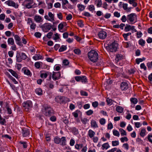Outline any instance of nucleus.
<instances>
[{"label": "nucleus", "instance_id": "1", "mask_svg": "<svg viewBox=\"0 0 152 152\" xmlns=\"http://www.w3.org/2000/svg\"><path fill=\"white\" fill-rule=\"evenodd\" d=\"M88 56L90 60L93 62H96L98 58V54L94 50H91L88 53Z\"/></svg>", "mask_w": 152, "mask_h": 152}, {"label": "nucleus", "instance_id": "2", "mask_svg": "<svg viewBox=\"0 0 152 152\" xmlns=\"http://www.w3.org/2000/svg\"><path fill=\"white\" fill-rule=\"evenodd\" d=\"M24 110L26 111L30 110L33 107L32 102L30 100L24 102L22 104Z\"/></svg>", "mask_w": 152, "mask_h": 152}, {"label": "nucleus", "instance_id": "3", "mask_svg": "<svg viewBox=\"0 0 152 152\" xmlns=\"http://www.w3.org/2000/svg\"><path fill=\"white\" fill-rule=\"evenodd\" d=\"M127 21L130 23L133 24L137 21V16L134 13H132L127 16Z\"/></svg>", "mask_w": 152, "mask_h": 152}, {"label": "nucleus", "instance_id": "4", "mask_svg": "<svg viewBox=\"0 0 152 152\" xmlns=\"http://www.w3.org/2000/svg\"><path fill=\"white\" fill-rule=\"evenodd\" d=\"M118 47L117 43L114 41L111 44L106 47V49L108 51L111 52H115L116 51Z\"/></svg>", "mask_w": 152, "mask_h": 152}, {"label": "nucleus", "instance_id": "5", "mask_svg": "<svg viewBox=\"0 0 152 152\" xmlns=\"http://www.w3.org/2000/svg\"><path fill=\"white\" fill-rule=\"evenodd\" d=\"M34 3V0H25L22 4L26 8L30 9L33 7Z\"/></svg>", "mask_w": 152, "mask_h": 152}, {"label": "nucleus", "instance_id": "6", "mask_svg": "<svg viewBox=\"0 0 152 152\" xmlns=\"http://www.w3.org/2000/svg\"><path fill=\"white\" fill-rule=\"evenodd\" d=\"M43 113L45 115L48 116H50L54 114L53 110L50 107H45Z\"/></svg>", "mask_w": 152, "mask_h": 152}, {"label": "nucleus", "instance_id": "7", "mask_svg": "<svg viewBox=\"0 0 152 152\" xmlns=\"http://www.w3.org/2000/svg\"><path fill=\"white\" fill-rule=\"evenodd\" d=\"M51 24L48 23H45L41 26V28L45 32H47L48 31L51 29Z\"/></svg>", "mask_w": 152, "mask_h": 152}, {"label": "nucleus", "instance_id": "8", "mask_svg": "<svg viewBox=\"0 0 152 152\" xmlns=\"http://www.w3.org/2000/svg\"><path fill=\"white\" fill-rule=\"evenodd\" d=\"M45 18L51 22H53L54 21V15L52 12H49L48 13V15H45L44 16Z\"/></svg>", "mask_w": 152, "mask_h": 152}, {"label": "nucleus", "instance_id": "9", "mask_svg": "<svg viewBox=\"0 0 152 152\" xmlns=\"http://www.w3.org/2000/svg\"><path fill=\"white\" fill-rule=\"evenodd\" d=\"M5 3L8 6L13 7L15 9H17L18 7V4L11 0H8L5 2Z\"/></svg>", "mask_w": 152, "mask_h": 152}, {"label": "nucleus", "instance_id": "10", "mask_svg": "<svg viewBox=\"0 0 152 152\" xmlns=\"http://www.w3.org/2000/svg\"><path fill=\"white\" fill-rule=\"evenodd\" d=\"M61 74L60 72H53L52 75V79L55 80H58L61 77Z\"/></svg>", "mask_w": 152, "mask_h": 152}, {"label": "nucleus", "instance_id": "11", "mask_svg": "<svg viewBox=\"0 0 152 152\" xmlns=\"http://www.w3.org/2000/svg\"><path fill=\"white\" fill-rule=\"evenodd\" d=\"M98 36L100 39H103L106 37L107 33L104 31L101 30L98 33Z\"/></svg>", "mask_w": 152, "mask_h": 152}, {"label": "nucleus", "instance_id": "12", "mask_svg": "<svg viewBox=\"0 0 152 152\" xmlns=\"http://www.w3.org/2000/svg\"><path fill=\"white\" fill-rule=\"evenodd\" d=\"M22 70L24 75L29 77H31L32 75L31 72L27 67H24L22 69Z\"/></svg>", "mask_w": 152, "mask_h": 152}, {"label": "nucleus", "instance_id": "13", "mask_svg": "<svg viewBox=\"0 0 152 152\" xmlns=\"http://www.w3.org/2000/svg\"><path fill=\"white\" fill-rule=\"evenodd\" d=\"M90 126L93 129L97 128L99 127L97 122L94 119L91 120Z\"/></svg>", "mask_w": 152, "mask_h": 152}, {"label": "nucleus", "instance_id": "14", "mask_svg": "<svg viewBox=\"0 0 152 152\" xmlns=\"http://www.w3.org/2000/svg\"><path fill=\"white\" fill-rule=\"evenodd\" d=\"M35 21L38 23H41L43 21V19L42 17L39 15H35L34 18Z\"/></svg>", "mask_w": 152, "mask_h": 152}, {"label": "nucleus", "instance_id": "15", "mask_svg": "<svg viewBox=\"0 0 152 152\" xmlns=\"http://www.w3.org/2000/svg\"><path fill=\"white\" fill-rule=\"evenodd\" d=\"M55 101L58 103L61 104L64 101V97L61 96H56L55 98Z\"/></svg>", "mask_w": 152, "mask_h": 152}, {"label": "nucleus", "instance_id": "16", "mask_svg": "<svg viewBox=\"0 0 152 152\" xmlns=\"http://www.w3.org/2000/svg\"><path fill=\"white\" fill-rule=\"evenodd\" d=\"M128 84L126 82L121 83L120 85V88L122 90H126L128 88Z\"/></svg>", "mask_w": 152, "mask_h": 152}, {"label": "nucleus", "instance_id": "17", "mask_svg": "<svg viewBox=\"0 0 152 152\" xmlns=\"http://www.w3.org/2000/svg\"><path fill=\"white\" fill-rule=\"evenodd\" d=\"M14 37L16 44L19 46L21 45L22 43L20 41L21 39L20 37L17 35H14Z\"/></svg>", "mask_w": 152, "mask_h": 152}, {"label": "nucleus", "instance_id": "18", "mask_svg": "<svg viewBox=\"0 0 152 152\" xmlns=\"http://www.w3.org/2000/svg\"><path fill=\"white\" fill-rule=\"evenodd\" d=\"M23 134V137H26L29 134V130L28 129L23 128L22 129Z\"/></svg>", "mask_w": 152, "mask_h": 152}, {"label": "nucleus", "instance_id": "19", "mask_svg": "<svg viewBox=\"0 0 152 152\" xmlns=\"http://www.w3.org/2000/svg\"><path fill=\"white\" fill-rule=\"evenodd\" d=\"M66 26V24L65 22H62L60 23L58 26V29L61 32L63 29L64 27H65Z\"/></svg>", "mask_w": 152, "mask_h": 152}, {"label": "nucleus", "instance_id": "20", "mask_svg": "<svg viewBox=\"0 0 152 152\" xmlns=\"http://www.w3.org/2000/svg\"><path fill=\"white\" fill-rule=\"evenodd\" d=\"M95 134V133L93 130L91 129H89L88 132V135L89 137L91 139L94 136Z\"/></svg>", "mask_w": 152, "mask_h": 152}, {"label": "nucleus", "instance_id": "21", "mask_svg": "<svg viewBox=\"0 0 152 152\" xmlns=\"http://www.w3.org/2000/svg\"><path fill=\"white\" fill-rule=\"evenodd\" d=\"M123 8L126 12H130L131 11V7H128V4L126 3H124L122 6Z\"/></svg>", "mask_w": 152, "mask_h": 152}, {"label": "nucleus", "instance_id": "22", "mask_svg": "<svg viewBox=\"0 0 152 152\" xmlns=\"http://www.w3.org/2000/svg\"><path fill=\"white\" fill-rule=\"evenodd\" d=\"M62 145H66V139L65 137H62L60 138L59 144Z\"/></svg>", "mask_w": 152, "mask_h": 152}, {"label": "nucleus", "instance_id": "23", "mask_svg": "<svg viewBox=\"0 0 152 152\" xmlns=\"http://www.w3.org/2000/svg\"><path fill=\"white\" fill-rule=\"evenodd\" d=\"M32 58L35 61L43 59L42 56L39 54L35 55Z\"/></svg>", "mask_w": 152, "mask_h": 152}, {"label": "nucleus", "instance_id": "24", "mask_svg": "<svg viewBox=\"0 0 152 152\" xmlns=\"http://www.w3.org/2000/svg\"><path fill=\"white\" fill-rule=\"evenodd\" d=\"M8 71L9 72H10L11 74L14 77H15L16 78L18 79V74L16 73V72L13 71L12 69H9L8 70Z\"/></svg>", "mask_w": 152, "mask_h": 152}, {"label": "nucleus", "instance_id": "25", "mask_svg": "<svg viewBox=\"0 0 152 152\" xmlns=\"http://www.w3.org/2000/svg\"><path fill=\"white\" fill-rule=\"evenodd\" d=\"M94 4L97 7H100L102 5V2L101 0H95Z\"/></svg>", "mask_w": 152, "mask_h": 152}, {"label": "nucleus", "instance_id": "26", "mask_svg": "<svg viewBox=\"0 0 152 152\" xmlns=\"http://www.w3.org/2000/svg\"><path fill=\"white\" fill-rule=\"evenodd\" d=\"M60 35L58 33H56L53 36V39L56 42L58 41L60 39Z\"/></svg>", "mask_w": 152, "mask_h": 152}, {"label": "nucleus", "instance_id": "27", "mask_svg": "<svg viewBox=\"0 0 152 152\" xmlns=\"http://www.w3.org/2000/svg\"><path fill=\"white\" fill-rule=\"evenodd\" d=\"M115 110L117 112L122 113L124 111V108L121 106H118L116 107Z\"/></svg>", "mask_w": 152, "mask_h": 152}, {"label": "nucleus", "instance_id": "28", "mask_svg": "<svg viewBox=\"0 0 152 152\" xmlns=\"http://www.w3.org/2000/svg\"><path fill=\"white\" fill-rule=\"evenodd\" d=\"M146 132L145 129L143 128L141 129L140 134L141 137H143L146 134Z\"/></svg>", "mask_w": 152, "mask_h": 152}, {"label": "nucleus", "instance_id": "29", "mask_svg": "<svg viewBox=\"0 0 152 152\" xmlns=\"http://www.w3.org/2000/svg\"><path fill=\"white\" fill-rule=\"evenodd\" d=\"M88 10L92 12H93L95 10V7L93 4H91L88 6Z\"/></svg>", "mask_w": 152, "mask_h": 152}, {"label": "nucleus", "instance_id": "30", "mask_svg": "<svg viewBox=\"0 0 152 152\" xmlns=\"http://www.w3.org/2000/svg\"><path fill=\"white\" fill-rule=\"evenodd\" d=\"M135 0H128V2L134 7H136L137 5V3L135 2Z\"/></svg>", "mask_w": 152, "mask_h": 152}, {"label": "nucleus", "instance_id": "31", "mask_svg": "<svg viewBox=\"0 0 152 152\" xmlns=\"http://www.w3.org/2000/svg\"><path fill=\"white\" fill-rule=\"evenodd\" d=\"M8 44L9 45H13L14 44V39L12 38H9L7 40Z\"/></svg>", "mask_w": 152, "mask_h": 152}, {"label": "nucleus", "instance_id": "32", "mask_svg": "<svg viewBox=\"0 0 152 152\" xmlns=\"http://www.w3.org/2000/svg\"><path fill=\"white\" fill-rule=\"evenodd\" d=\"M6 121L5 119L2 117L0 115V124L2 125H5Z\"/></svg>", "mask_w": 152, "mask_h": 152}, {"label": "nucleus", "instance_id": "33", "mask_svg": "<svg viewBox=\"0 0 152 152\" xmlns=\"http://www.w3.org/2000/svg\"><path fill=\"white\" fill-rule=\"evenodd\" d=\"M115 57V61L118 62L123 58V56L122 55L118 54L116 55Z\"/></svg>", "mask_w": 152, "mask_h": 152}, {"label": "nucleus", "instance_id": "34", "mask_svg": "<svg viewBox=\"0 0 152 152\" xmlns=\"http://www.w3.org/2000/svg\"><path fill=\"white\" fill-rule=\"evenodd\" d=\"M145 60V58L144 57H143L142 58H137L136 59V61L137 64H139L140 62H142L143 61H144Z\"/></svg>", "mask_w": 152, "mask_h": 152}, {"label": "nucleus", "instance_id": "35", "mask_svg": "<svg viewBox=\"0 0 152 152\" xmlns=\"http://www.w3.org/2000/svg\"><path fill=\"white\" fill-rule=\"evenodd\" d=\"M49 74V72H47L42 73L40 75V77L42 78H46Z\"/></svg>", "mask_w": 152, "mask_h": 152}, {"label": "nucleus", "instance_id": "36", "mask_svg": "<svg viewBox=\"0 0 152 152\" xmlns=\"http://www.w3.org/2000/svg\"><path fill=\"white\" fill-rule=\"evenodd\" d=\"M80 112V111L78 110H77L75 111L72 113V115L75 118H77L78 117V114Z\"/></svg>", "mask_w": 152, "mask_h": 152}, {"label": "nucleus", "instance_id": "37", "mask_svg": "<svg viewBox=\"0 0 152 152\" xmlns=\"http://www.w3.org/2000/svg\"><path fill=\"white\" fill-rule=\"evenodd\" d=\"M36 93L39 95L42 94V91L40 88H37L35 91Z\"/></svg>", "mask_w": 152, "mask_h": 152}, {"label": "nucleus", "instance_id": "38", "mask_svg": "<svg viewBox=\"0 0 152 152\" xmlns=\"http://www.w3.org/2000/svg\"><path fill=\"white\" fill-rule=\"evenodd\" d=\"M130 100L131 103L134 104H137L138 102L137 99L135 98H131Z\"/></svg>", "mask_w": 152, "mask_h": 152}, {"label": "nucleus", "instance_id": "39", "mask_svg": "<svg viewBox=\"0 0 152 152\" xmlns=\"http://www.w3.org/2000/svg\"><path fill=\"white\" fill-rule=\"evenodd\" d=\"M77 7H78L79 10L80 11H83L85 9V6L81 4H78L77 5Z\"/></svg>", "mask_w": 152, "mask_h": 152}, {"label": "nucleus", "instance_id": "40", "mask_svg": "<svg viewBox=\"0 0 152 152\" xmlns=\"http://www.w3.org/2000/svg\"><path fill=\"white\" fill-rule=\"evenodd\" d=\"M42 62L40 61H37L34 64L35 66L37 69H39L40 66L42 64Z\"/></svg>", "mask_w": 152, "mask_h": 152}, {"label": "nucleus", "instance_id": "41", "mask_svg": "<svg viewBox=\"0 0 152 152\" xmlns=\"http://www.w3.org/2000/svg\"><path fill=\"white\" fill-rule=\"evenodd\" d=\"M67 48L66 46L62 45L59 48L58 51L60 52H62L65 51Z\"/></svg>", "mask_w": 152, "mask_h": 152}, {"label": "nucleus", "instance_id": "42", "mask_svg": "<svg viewBox=\"0 0 152 152\" xmlns=\"http://www.w3.org/2000/svg\"><path fill=\"white\" fill-rule=\"evenodd\" d=\"M110 147L109 144L107 143H106L103 144L102 145V149H107Z\"/></svg>", "mask_w": 152, "mask_h": 152}, {"label": "nucleus", "instance_id": "43", "mask_svg": "<svg viewBox=\"0 0 152 152\" xmlns=\"http://www.w3.org/2000/svg\"><path fill=\"white\" fill-rule=\"evenodd\" d=\"M119 131L120 132L121 136H126L127 135L126 131L124 129L120 128L119 129Z\"/></svg>", "mask_w": 152, "mask_h": 152}, {"label": "nucleus", "instance_id": "44", "mask_svg": "<svg viewBox=\"0 0 152 152\" xmlns=\"http://www.w3.org/2000/svg\"><path fill=\"white\" fill-rule=\"evenodd\" d=\"M99 122L101 125H104L106 123V120L105 118H102L99 119Z\"/></svg>", "mask_w": 152, "mask_h": 152}, {"label": "nucleus", "instance_id": "45", "mask_svg": "<svg viewBox=\"0 0 152 152\" xmlns=\"http://www.w3.org/2000/svg\"><path fill=\"white\" fill-rule=\"evenodd\" d=\"M106 101L107 102V104L109 106L112 105L113 104V100L109 98L107 99Z\"/></svg>", "mask_w": 152, "mask_h": 152}, {"label": "nucleus", "instance_id": "46", "mask_svg": "<svg viewBox=\"0 0 152 152\" xmlns=\"http://www.w3.org/2000/svg\"><path fill=\"white\" fill-rule=\"evenodd\" d=\"M116 151V152H121V151L120 150L118 149L117 148H114L108 151L107 152H114Z\"/></svg>", "mask_w": 152, "mask_h": 152}, {"label": "nucleus", "instance_id": "47", "mask_svg": "<svg viewBox=\"0 0 152 152\" xmlns=\"http://www.w3.org/2000/svg\"><path fill=\"white\" fill-rule=\"evenodd\" d=\"M113 133L114 136L119 137L120 135L119 132L117 130L113 129Z\"/></svg>", "mask_w": 152, "mask_h": 152}, {"label": "nucleus", "instance_id": "48", "mask_svg": "<svg viewBox=\"0 0 152 152\" xmlns=\"http://www.w3.org/2000/svg\"><path fill=\"white\" fill-rule=\"evenodd\" d=\"M119 144V142L118 140H115L112 141V145L113 146H116Z\"/></svg>", "mask_w": 152, "mask_h": 152}, {"label": "nucleus", "instance_id": "49", "mask_svg": "<svg viewBox=\"0 0 152 152\" xmlns=\"http://www.w3.org/2000/svg\"><path fill=\"white\" fill-rule=\"evenodd\" d=\"M72 132L74 134H77L78 133V130L75 127L72 128Z\"/></svg>", "mask_w": 152, "mask_h": 152}, {"label": "nucleus", "instance_id": "50", "mask_svg": "<svg viewBox=\"0 0 152 152\" xmlns=\"http://www.w3.org/2000/svg\"><path fill=\"white\" fill-rule=\"evenodd\" d=\"M139 44L141 46H144L145 43V41L142 39H140L138 41Z\"/></svg>", "mask_w": 152, "mask_h": 152}, {"label": "nucleus", "instance_id": "51", "mask_svg": "<svg viewBox=\"0 0 152 152\" xmlns=\"http://www.w3.org/2000/svg\"><path fill=\"white\" fill-rule=\"evenodd\" d=\"M131 34V33L129 32L126 34H123V36L124 37L125 40H127V37L128 36Z\"/></svg>", "mask_w": 152, "mask_h": 152}, {"label": "nucleus", "instance_id": "52", "mask_svg": "<svg viewBox=\"0 0 152 152\" xmlns=\"http://www.w3.org/2000/svg\"><path fill=\"white\" fill-rule=\"evenodd\" d=\"M60 138L58 137H54V140L55 143L57 144H59L60 143Z\"/></svg>", "mask_w": 152, "mask_h": 152}, {"label": "nucleus", "instance_id": "53", "mask_svg": "<svg viewBox=\"0 0 152 152\" xmlns=\"http://www.w3.org/2000/svg\"><path fill=\"white\" fill-rule=\"evenodd\" d=\"M120 140L121 142L122 143L124 142H127L128 140V139L126 137H122L121 138Z\"/></svg>", "mask_w": 152, "mask_h": 152}, {"label": "nucleus", "instance_id": "54", "mask_svg": "<svg viewBox=\"0 0 152 152\" xmlns=\"http://www.w3.org/2000/svg\"><path fill=\"white\" fill-rule=\"evenodd\" d=\"M83 147V145L80 144H76L75 146V148L77 150L80 149Z\"/></svg>", "mask_w": 152, "mask_h": 152}, {"label": "nucleus", "instance_id": "55", "mask_svg": "<svg viewBox=\"0 0 152 152\" xmlns=\"http://www.w3.org/2000/svg\"><path fill=\"white\" fill-rule=\"evenodd\" d=\"M19 55L22 59L25 60L26 59L27 56L24 53H22L21 54H19Z\"/></svg>", "mask_w": 152, "mask_h": 152}, {"label": "nucleus", "instance_id": "56", "mask_svg": "<svg viewBox=\"0 0 152 152\" xmlns=\"http://www.w3.org/2000/svg\"><path fill=\"white\" fill-rule=\"evenodd\" d=\"M132 26L130 25L126 26L124 28V30L126 31H129L131 30Z\"/></svg>", "mask_w": 152, "mask_h": 152}, {"label": "nucleus", "instance_id": "57", "mask_svg": "<svg viewBox=\"0 0 152 152\" xmlns=\"http://www.w3.org/2000/svg\"><path fill=\"white\" fill-rule=\"evenodd\" d=\"M77 24L78 26L80 27H82L84 26V24H83V22L81 20H78L77 21Z\"/></svg>", "mask_w": 152, "mask_h": 152}, {"label": "nucleus", "instance_id": "58", "mask_svg": "<svg viewBox=\"0 0 152 152\" xmlns=\"http://www.w3.org/2000/svg\"><path fill=\"white\" fill-rule=\"evenodd\" d=\"M81 121L83 124H86L88 121V120L87 118H84L81 119Z\"/></svg>", "mask_w": 152, "mask_h": 152}, {"label": "nucleus", "instance_id": "59", "mask_svg": "<svg viewBox=\"0 0 152 152\" xmlns=\"http://www.w3.org/2000/svg\"><path fill=\"white\" fill-rule=\"evenodd\" d=\"M74 52L75 54L77 55H79L80 54L81 52L80 50L78 48L74 49Z\"/></svg>", "mask_w": 152, "mask_h": 152}, {"label": "nucleus", "instance_id": "60", "mask_svg": "<svg viewBox=\"0 0 152 152\" xmlns=\"http://www.w3.org/2000/svg\"><path fill=\"white\" fill-rule=\"evenodd\" d=\"M113 127V126L111 122H110L108 123L107 125V128L108 129H111Z\"/></svg>", "mask_w": 152, "mask_h": 152}, {"label": "nucleus", "instance_id": "61", "mask_svg": "<svg viewBox=\"0 0 152 152\" xmlns=\"http://www.w3.org/2000/svg\"><path fill=\"white\" fill-rule=\"evenodd\" d=\"M93 111L91 110H89L86 112V114L88 115H90L93 113Z\"/></svg>", "mask_w": 152, "mask_h": 152}, {"label": "nucleus", "instance_id": "62", "mask_svg": "<svg viewBox=\"0 0 152 152\" xmlns=\"http://www.w3.org/2000/svg\"><path fill=\"white\" fill-rule=\"evenodd\" d=\"M30 27L31 29L32 30H34L36 27V25L34 23H33L31 24L30 25Z\"/></svg>", "mask_w": 152, "mask_h": 152}, {"label": "nucleus", "instance_id": "63", "mask_svg": "<svg viewBox=\"0 0 152 152\" xmlns=\"http://www.w3.org/2000/svg\"><path fill=\"white\" fill-rule=\"evenodd\" d=\"M134 124L135 127L137 128H139L142 126V124L139 122H134Z\"/></svg>", "mask_w": 152, "mask_h": 152}, {"label": "nucleus", "instance_id": "64", "mask_svg": "<svg viewBox=\"0 0 152 152\" xmlns=\"http://www.w3.org/2000/svg\"><path fill=\"white\" fill-rule=\"evenodd\" d=\"M137 37L139 38L141 37L142 35V33L140 31H137L136 34Z\"/></svg>", "mask_w": 152, "mask_h": 152}]
</instances>
